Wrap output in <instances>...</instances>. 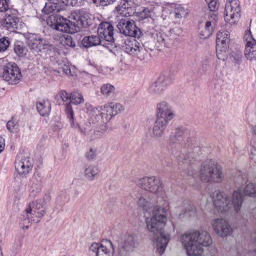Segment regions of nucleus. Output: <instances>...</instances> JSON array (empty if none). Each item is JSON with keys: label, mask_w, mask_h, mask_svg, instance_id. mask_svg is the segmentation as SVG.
Returning <instances> with one entry per match:
<instances>
[{"label": "nucleus", "mask_w": 256, "mask_h": 256, "mask_svg": "<svg viewBox=\"0 0 256 256\" xmlns=\"http://www.w3.org/2000/svg\"><path fill=\"white\" fill-rule=\"evenodd\" d=\"M26 38L28 46L32 52L36 54H40L42 43L44 39L42 38L40 35L34 34H28Z\"/></svg>", "instance_id": "obj_22"}, {"label": "nucleus", "mask_w": 256, "mask_h": 256, "mask_svg": "<svg viewBox=\"0 0 256 256\" xmlns=\"http://www.w3.org/2000/svg\"><path fill=\"white\" fill-rule=\"evenodd\" d=\"M3 78L10 84L18 83L22 74L20 70L15 63H9L4 68Z\"/></svg>", "instance_id": "obj_14"}, {"label": "nucleus", "mask_w": 256, "mask_h": 256, "mask_svg": "<svg viewBox=\"0 0 256 256\" xmlns=\"http://www.w3.org/2000/svg\"><path fill=\"white\" fill-rule=\"evenodd\" d=\"M96 2H97V0H93V2H94V4H96Z\"/></svg>", "instance_id": "obj_64"}, {"label": "nucleus", "mask_w": 256, "mask_h": 256, "mask_svg": "<svg viewBox=\"0 0 256 256\" xmlns=\"http://www.w3.org/2000/svg\"><path fill=\"white\" fill-rule=\"evenodd\" d=\"M36 108L40 116H48L51 112V104L48 100H43L37 104Z\"/></svg>", "instance_id": "obj_34"}, {"label": "nucleus", "mask_w": 256, "mask_h": 256, "mask_svg": "<svg viewBox=\"0 0 256 256\" xmlns=\"http://www.w3.org/2000/svg\"><path fill=\"white\" fill-rule=\"evenodd\" d=\"M138 185L146 191L154 194L162 192L163 188L162 180L156 177H147L138 180Z\"/></svg>", "instance_id": "obj_13"}, {"label": "nucleus", "mask_w": 256, "mask_h": 256, "mask_svg": "<svg viewBox=\"0 0 256 256\" xmlns=\"http://www.w3.org/2000/svg\"><path fill=\"white\" fill-rule=\"evenodd\" d=\"M20 18L12 14H7L4 20L3 25L10 32H14L18 28Z\"/></svg>", "instance_id": "obj_29"}, {"label": "nucleus", "mask_w": 256, "mask_h": 256, "mask_svg": "<svg viewBox=\"0 0 256 256\" xmlns=\"http://www.w3.org/2000/svg\"><path fill=\"white\" fill-rule=\"evenodd\" d=\"M211 196L214 199L216 209L220 212H230L231 213L234 211L238 213L243 202L242 194L240 190L234 192L232 202L226 194L218 191L215 192Z\"/></svg>", "instance_id": "obj_2"}, {"label": "nucleus", "mask_w": 256, "mask_h": 256, "mask_svg": "<svg viewBox=\"0 0 256 256\" xmlns=\"http://www.w3.org/2000/svg\"><path fill=\"white\" fill-rule=\"evenodd\" d=\"M100 244L98 243H93L90 248V250L95 253L96 256L98 253V251L100 249Z\"/></svg>", "instance_id": "obj_52"}, {"label": "nucleus", "mask_w": 256, "mask_h": 256, "mask_svg": "<svg viewBox=\"0 0 256 256\" xmlns=\"http://www.w3.org/2000/svg\"><path fill=\"white\" fill-rule=\"evenodd\" d=\"M98 130H95L94 132V138H100L103 136L104 133L106 130H102L100 128H98Z\"/></svg>", "instance_id": "obj_53"}, {"label": "nucleus", "mask_w": 256, "mask_h": 256, "mask_svg": "<svg viewBox=\"0 0 256 256\" xmlns=\"http://www.w3.org/2000/svg\"><path fill=\"white\" fill-rule=\"evenodd\" d=\"M244 40L246 42V46H250L256 42V40L252 37L250 30H248L245 32Z\"/></svg>", "instance_id": "obj_43"}, {"label": "nucleus", "mask_w": 256, "mask_h": 256, "mask_svg": "<svg viewBox=\"0 0 256 256\" xmlns=\"http://www.w3.org/2000/svg\"><path fill=\"white\" fill-rule=\"evenodd\" d=\"M188 175H189V176H191V175H192V172H188Z\"/></svg>", "instance_id": "obj_62"}, {"label": "nucleus", "mask_w": 256, "mask_h": 256, "mask_svg": "<svg viewBox=\"0 0 256 256\" xmlns=\"http://www.w3.org/2000/svg\"><path fill=\"white\" fill-rule=\"evenodd\" d=\"M6 127L10 132H14L18 129V126L13 120H10L7 123Z\"/></svg>", "instance_id": "obj_49"}, {"label": "nucleus", "mask_w": 256, "mask_h": 256, "mask_svg": "<svg viewBox=\"0 0 256 256\" xmlns=\"http://www.w3.org/2000/svg\"><path fill=\"white\" fill-rule=\"evenodd\" d=\"M138 246L136 236L126 234L120 238L118 244V254L120 256H130Z\"/></svg>", "instance_id": "obj_6"}, {"label": "nucleus", "mask_w": 256, "mask_h": 256, "mask_svg": "<svg viewBox=\"0 0 256 256\" xmlns=\"http://www.w3.org/2000/svg\"><path fill=\"white\" fill-rule=\"evenodd\" d=\"M254 136L256 138V126L253 128Z\"/></svg>", "instance_id": "obj_60"}, {"label": "nucleus", "mask_w": 256, "mask_h": 256, "mask_svg": "<svg viewBox=\"0 0 256 256\" xmlns=\"http://www.w3.org/2000/svg\"><path fill=\"white\" fill-rule=\"evenodd\" d=\"M173 80L172 76L168 73L160 76L150 86V92L156 95L162 94L172 83Z\"/></svg>", "instance_id": "obj_11"}, {"label": "nucleus", "mask_w": 256, "mask_h": 256, "mask_svg": "<svg viewBox=\"0 0 256 256\" xmlns=\"http://www.w3.org/2000/svg\"><path fill=\"white\" fill-rule=\"evenodd\" d=\"M132 2L126 0L122 1L116 9L119 14L124 17H130L134 14V8Z\"/></svg>", "instance_id": "obj_26"}, {"label": "nucleus", "mask_w": 256, "mask_h": 256, "mask_svg": "<svg viewBox=\"0 0 256 256\" xmlns=\"http://www.w3.org/2000/svg\"><path fill=\"white\" fill-rule=\"evenodd\" d=\"M78 192H76V193H75V195L76 196H78Z\"/></svg>", "instance_id": "obj_63"}, {"label": "nucleus", "mask_w": 256, "mask_h": 256, "mask_svg": "<svg viewBox=\"0 0 256 256\" xmlns=\"http://www.w3.org/2000/svg\"><path fill=\"white\" fill-rule=\"evenodd\" d=\"M102 40L99 36L92 35L85 36L82 42V44L84 48H89L99 46Z\"/></svg>", "instance_id": "obj_32"}, {"label": "nucleus", "mask_w": 256, "mask_h": 256, "mask_svg": "<svg viewBox=\"0 0 256 256\" xmlns=\"http://www.w3.org/2000/svg\"><path fill=\"white\" fill-rule=\"evenodd\" d=\"M240 11L238 0H233L226 3L224 12L226 21L231 23H235L240 17Z\"/></svg>", "instance_id": "obj_15"}, {"label": "nucleus", "mask_w": 256, "mask_h": 256, "mask_svg": "<svg viewBox=\"0 0 256 256\" xmlns=\"http://www.w3.org/2000/svg\"><path fill=\"white\" fill-rule=\"evenodd\" d=\"M216 20L212 19L210 21H206L204 27L200 26L199 28L200 37L201 39L209 38L212 34L214 26H216Z\"/></svg>", "instance_id": "obj_27"}, {"label": "nucleus", "mask_w": 256, "mask_h": 256, "mask_svg": "<svg viewBox=\"0 0 256 256\" xmlns=\"http://www.w3.org/2000/svg\"><path fill=\"white\" fill-rule=\"evenodd\" d=\"M147 193L148 192L142 190L141 193L139 194V196H138L139 200L138 204V206L142 209L144 212L150 213L152 212L154 207L153 204L146 198L145 196H146Z\"/></svg>", "instance_id": "obj_30"}, {"label": "nucleus", "mask_w": 256, "mask_h": 256, "mask_svg": "<svg viewBox=\"0 0 256 256\" xmlns=\"http://www.w3.org/2000/svg\"><path fill=\"white\" fill-rule=\"evenodd\" d=\"M51 197L50 194H46L45 198L36 202L30 203L24 214L21 216L20 219L24 222L23 224L34 222L38 224L40 222V219L46 214L44 210L38 212L41 208H44L47 202L50 201Z\"/></svg>", "instance_id": "obj_3"}, {"label": "nucleus", "mask_w": 256, "mask_h": 256, "mask_svg": "<svg viewBox=\"0 0 256 256\" xmlns=\"http://www.w3.org/2000/svg\"><path fill=\"white\" fill-rule=\"evenodd\" d=\"M80 128V130H81V132L84 134H86V130H88V128H84V130H82V128Z\"/></svg>", "instance_id": "obj_59"}, {"label": "nucleus", "mask_w": 256, "mask_h": 256, "mask_svg": "<svg viewBox=\"0 0 256 256\" xmlns=\"http://www.w3.org/2000/svg\"><path fill=\"white\" fill-rule=\"evenodd\" d=\"M100 5L102 6H106L113 4L117 0H99Z\"/></svg>", "instance_id": "obj_54"}, {"label": "nucleus", "mask_w": 256, "mask_h": 256, "mask_svg": "<svg viewBox=\"0 0 256 256\" xmlns=\"http://www.w3.org/2000/svg\"><path fill=\"white\" fill-rule=\"evenodd\" d=\"M230 41V33L228 31H220L217 34L216 50L218 59L224 60L228 50Z\"/></svg>", "instance_id": "obj_10"}, {"label": "nucleus", "mask_w": 256, "mask_h": 256, "mask_svg": "<svg viewBox=\"0 0 256 256\" xmlns=\"http://www.w3.org/2000/svg\"><path fill=\"white\" fill-rule=\"evenodd\" d=\"M100 90L103 96L106 98H112L115 96L116 88L110 84H104Z\"/></svg>", "instance_id": "obj_36"}, {"label": "nucleus", "mask_w": 256, "mask_h": 256, "mask_svg": "<svg viewBox=\"0 0 256 256\" xmlns=\"http://www.w3.org/2000/svg\"><path fill=\"white\" fill-rule=\"evenodd\" d=\"M206 1L208 4L210 10L212 12L210 14L211 19H213L214 20H216L218 18L216 12L219 7V4H218V0H206Z\"/></svg>", "instance_id": "obj_39"}, {"label": "nucleus", "mask_w": 256, "mask_h": 256, "mask_svg": "<svg viewBox=\"0 0 256 256\" xmlns=\"http://www.w3.org/2000/svg\"><path fill=\"white\" fill-rule=\"evenodd\" d=\"M114 249L112 242L106 240L104 244H100V249L96 256H113Z\"/></svg>", "instance_id": "obj_31"}, {"label": "nucleus", "mask_w": 256, "mask_h": 256, "mask_svg": "<svg viewBox=\"0 0 256 256\" xmlns=\"http://www.w3.org/2000/svg\"><path fill=\"white\" fill-rule=\"evenodd\" d=\"M245 56L250 61L256 60V42L248 46H246Z\"/></svg>", "instance_id": "obj_40"}, {"label": "nucleus", "mask_w": 256, "mask_h": 256, "mask_svg": "<svg viewBox=\"0 0 256 256\" xmlns=\"http://www.w3.org/2000/svg\"><path fill=\"white\" fill-rule=\"evenodd\" d=\"M164 46L170 48L174 44V39L176 38L175 35H170V38L168 36L165 34L164 36Z\"/></svg>", "instance_id": "obj_46"}, {"label": "nucleus", "mask_w": 256, "mask_h": 256, "mask_svg": "<svg viewBox=\"0 0 256 256\" xmlns=\"http://www.w3.org/2000/svg\"><path fill=\"white\" fill-rule=\"evenodd\" d=\"M230 58L234 62L240 64L242 62V52L240 50H236L231 54Z\"/></svg>", "instance_id": "obj_41"}, {"label": "nucleus", "mask_w": 256, "mask_h": 256, "mask_svg": "<svg viewBox=\"0 0 256 256\" xmlns=\"http://www.w3.org/2000/svg\"><path fill=\"white\" fill-rule=\"evenodd\" d=\"M151 16L152 12L148 8L144 9V10L140 14V17L142 19H146L148 18H150Z\"/></svg>", "instance_id": "obj_50"}, {"label": "nucleus", "mask_w": 256, "mask_h": 256, "mask_svg": "<svg viewBox=\"0 0 256 256\" xmlns=\"http://www.w3.org/2000/svg\"><path fill=\"white\" fill-rule=\"evenodd\" d=\"M114 28L108 22H102L98 28V32L100 39L104 38L106 41L114 42L115 41L114 35Z\"/></svg>", "instance_id": "obj_20"}, {"label": "nucleus", "mask_w": 256, "mask_h": 256, "mask_svg": "<svg viewBox=\"0 0 256 256\" xmlns=\"http://www.w3.org/2000/svg\"><path fill=\"white\" fill-rule=\"evenodd\" d=\"M174 116V111L169 104L166 102H161L158 104L156 118L170 121Z\"/></svg>", "instance_id": "obj_18"}, {"label": "nucleus", "mask_w": 256, "mask_h": 256, "mask_svg": "<svg viewBox=\"0 0 256 256\" xmlns=\"http://www.w3.org/2000/svg\"><path fill=\"white\" fill-rule=\"evenodd\" d=\"M29 226H25L23 229L24 230H27L29 228Z\"/></svg>", "instance_id": "obj_61"}, {"label": "nucleus", "mask_w": 256, "mask_h": 256, "mask_svg": "<svg viewBox=\"0 0 256 256\" xmlns=\"http://www.w3.org/2000/svg\"><path fill=\"white\" fill-rule=\"evenodd\" d=\"M72 22L75 32L86 31L93 24V16L84 10H76L71 14L70 18Z\"/></svg>", "instance_id": "obj_5"}, {"label": "nucleus", "mask_w": 256, "mask_h": 256, "mask_svg": "<svg viewBox=\"0 0 256 256\" xmlns=\"http://www.w3.org/2000/svg\"><path fill=\"white\" fill-rule=\"evenodd\" d=\"M196 214V209L194 206L190 204L186 209L184 214L190 218L195 216Z\"/></svg>", "instance_id": "obj_44"}, {"label": "nucleus", "mask_w": 256, "mask_h": 256, "mask_svg": "<svg viewBox=\"0 0 256 256\" xmlns=\"http://www.w3.org/2000/svg\"><path fill=\"white\" fill-rule=\"evenodd\" d=\"M212 224L216 233L220 237H227L233 232V230L228 222L222 218L212 220Z\"/></svg>", "instance_id": "obj_16"}, {"label": "nucleus", "mask_w": 256, "mask_h": 256, "mask_svg": "<svg viewBox=\"0 0 256 256\" xmlns=\"http://www.w3.org/2000/svg\"><path fill=\"white\" fill-rule=\"evenodd\" d=\"M42 178L39 172L34 174L32 179V186L30 197L34 198L42 190Z\"/></svg>", "instance_id": "obj_28"}, {"label": "nucleus", "mask_w": 256, "mask_h": 256, "mask_svg": "<svg viewBox=\"0 0 256 256\" xmlns=\"http://www.w3.org/2000/svg\"><path fill=\"white\" fill-rule=\"evenodd\" d=\"M222 175L220 168L211 160L204 162L201 166L200 176L204 182H220L222 180Z\"/></svg>", "instance_id": "obj_4"}, {"label": "nucleus", "mask_w": 256, "mask_h": 256, "mask_svg": "<svg viewBox=\"0 0 256 256\" xmlns=\"http://www.w3.org/2000/svg\"><path fill=\"white\" fill-rule=\"evenodd\" d=\"M4 140H2V138L0 137V154L4 150Z\"/></svg>", "instance_id": "obj_57"}, {"label": "nucleus", "mask_w": 256, "mask_h": 256, "mask_svg": "<svg viewBox=\"0 0 256 256\" xmlns=\"http://www.w3.org/2000/svg\"><path fill=\"white\" fill-rule=\"evenodd\" d=\"M34 166L33 160L30 157L18 156L15 162V168L20 174H27L32 170Z\"/></svg>", "instance_id": "obj_19"}, {"label": "nucleus", "mask_w": 256, "mask_h": 256, "mask_svg": "<svg viewBox=\"0 0 256 256\" xmlns=\"http://www.w3.org/2000/svg\"><path fill=\"white\" fill-rule=\"evenodd\" d=\"M8 1L10 0H0V12H6L8 10Z\"/></svg>", "instance_id": "obj_48"}, {"label": "nucleus", "mask_w": 256, "mask_h": 256, "mask_svg": "<svg viewBox=\"0 0 256 256\" xmlns=\"http://www.w3.org/2000/svg\"><path fill=\"white\" fill-rule=\"evenodd\" d=\"M170 121L156 118L152 129V136L162 138Z\"/></svg>", "instance_id": "obj_23"}, {"label": "nucleus", "mask_w": 256, "mask_h": 256, "mask_svg": "<svg viewBox=\"0 0 256 256\" xmlns=\"http://www.w3.org/2000/svg\"><path fill=\"white\" fill-rule=\"evenodd\" d=\"M106 116V120H110L114 116L124 110V107L120 104L110 102L106 104L104 108L100 107Z\"/></svg>", "instance_id": "obj_21"}, {"label": "nucleus", "mask_w": 256, "mask_h": 256, "mask_svg": "<svg viewBox=\"0 0 256 256\" xmlns=\"http://www.w3.org/2000/svg\"><path fill=\"white\" fill-rule=\"evenodd\" d=\"M100 172L98 166H89L84 170V176L88 181L92 182L97 177Z\"/></svg>", "instance_id": "obj_33"}, {"label": "nucleus", "mask_w": 256, "mask_h": 256, "mask_svg": "<svg viewBox=\"0 0 256 256\" xmlns=\"http://www.w3.org/2000/svg\"><path fill=\"white\" fill-rule=\"evenodd\" d=\"M104 112L99 108H93L90 112L89 124L94 128H100L102 130L108 129L107 123L109 120H106V116L104 114Z\"/></svg>", "instance_id": "obj_9"}, {"label": "nucleus", "mask_w": 256, "mask_h": 256, "mask_svg": "<svg viewBox=\"0 0 256 256\" xmlns=\"http://www.w3.org/2000/svg\"><path fill=\"white\" fill-rule=\"evenodd\" d=\"M14 53L20 58H24L28 52V48L24 42L16 40L14 44Z\"/></svg>", "instance_id": "obj_35"}, {"label": "nucleus", "mask_w": 256, "mask_h": 256, "mask_svg": "<svg viewBox=\"0 0 256 256\" xmlns=\"http://www.w3.org/2000/svg\"><path fill=\"white\" fill-rule=\"evenodd\" d=\"M184 131L182 128H177L172 133L170 138V146L171 147L179 148L182 146L184 140Z\"/></svg>", "instance_id": "obj_24"}, {"label": "nucleus", "mask_w": 256, "mask_h": 256, "mask_svg": "<svg viewBox=\"0 0 256 256\" xmlns=\"http://www.w3.org/2000/svg\"><path fill=\"white\" fill-rule=\"evenodd\" d=\"M86 156L89 161H92L96 158V154L95 151L91 149L90 152L86 154Z\"/></svg>", "instance_id": "obj_51"}, {"label": "nucleus", "mask_w": 256, "mask_h": 256, "mask_svg": "<svg viewBox=\"0 0 256 256\" xmlns=\"http://www.w3.org/2000/svg\"><path fill=\"white\" fill-rule=\"evenodd\" d=\"M84 102V99L82 94L78 92H74L70 94V102L66 104V112L73 128H76L78 124L74 122V112L71 103L75 105H78Z\"/></svg>", "instance_id": "obj_17"}, {"label": "nucleus", "mask_w": 256, "mask_h": 256, "mask_svg": "<svg viewBox=\"0 0 256 256\" xmlns=\"http://www.w3.org/2000/svg\"><path fill=\"white\" fill-rule=\"evenodd\" d=\"M10 45V41L7 37H4L0 39V52H5Z\"/></svg>", "instance_id": "obj_42"}, {"label": "nucleus", "mask_w": 256, "mask_h": 256, "mask_svg": "<svg viewBox=\"0 0 256 256\" xmlns=\"http://www.w3.org/2000/svg\"><path fill=\"white\" fill-rule=\"evenodd\" d=\"M190 138H188L186 140V142H185V147H189L190 146Z\"/></svg>", "instance_id": "obj_58"}, {"label": "nucleus", "mask_w": 256, "mask_h": 256, "mask_svg": "<svg viewBox=\"0 0 256 256\" xmlns=\"http://www.w3.org/2000/svg\"><path fill=\"white\" fill-rule=\"evenodd\" d=\"M56 98L62 99V102H66V104L70 102V95L65 90L60 91L56 96Z\"/></svg>", "instance_id": "obj_45"}, {"label": "nucleus", "mask_w": 256, "mask_h": 256, "mask_svg": "<svg viewBox=\"0 0 256 256\" xmlns=\"http://www.w3.org/2000/svg\"><path fill=\"white\" fill-rule=\"evenodd\" d=\"M183 154L177 156V160L179 164H184L186 167L191 166L198 158V156L202 154L200 148L192 146L188 148V152L184 150Z\"/></svg>", "instance_id": "obj_12"}, {"label": "nucleus", "mask_w": 256, "mask_h": 256, "mask_svg": "<svg viewBox=\"0 0 256 256\" xmlns=\"http://www.w3.org/2000/svg\"><path fill=\"white\" fill-rule=\"evenodd\" d=\"M239 190L240 192H242L243 202L244 200L245 196L256 197V187L254 184H249L246 186L244 190L238 189L237 191Z\"/></svg>", "instance_id": "obj_37"}, {"label": "nucleus", "mask_w": 256, "mask_h": 256, "mask_svg": "<svg viewBox=\"0 0 256 256\" xmlns=\"http://www.w3.org/2000/svg\"><path fill=\"white\" fill-rule=\"evenodd\" d=\"M62 44L64 46H67L71 48H75L76 46V42L74 41L73 38L70 36H68L64 38L62 40Z\"/></svg>", "instance_id": "obj_47"}, {"label": "nucleus", "mask_w": 256, "mask_h": 256, "mask_svg": "<svg viewBox=\"0 0 256 256\" xmlns=\"http://www.w3.org/2000/svg\"><path fill=\"white\" fill-rule=\"evenodd\" d=\"M167 206L164 208L154 206L152 216L146 219L148 229L153 234L154 241L160 255L164 254L170 241V235L164 230L167 220L166 215Z\"/></svg>", "instance_id": "obj_1"}, {"label": "nucleus", "mask_w": 256, "mask_h": 256, "mask_svg": "<svg viewBox=\"0 0 256 256\" xmlns=\"http://www.w3.org/2000/svg\"><path fill=\"white\" fill-rule=\"evenodd\" d=\"M51 26L54 30L65 33H74L73 23L60 15H52L48 20Z\"/></svg>", "instance_id": "obj_8"}, {"label": "nucleus", "mask_w": 256, "mask_h": 256, "mask_svg": "<svg viewBox=\"0 0 256 256\" xmlns=\"http://www.w3.org/2000/svg\"><path fill=\"white\" fill-rule=\"evenodd\" d=\"M58 48L53 44L50 43L48 40L46 39L44 40L40 48V53H46V54H50L52 52H57Z\"/></svg>", "instance_id": "obj_38"}, {"label": "nucleus", "mask_w": 256, "mask_h": 256, "mask_svg": "<svg viewBox=\"0 0 256 256\" xmlns=\"http://www.w3.org/2000/svg\"><path fill=\"white\" fill-rule=\"evenodd\" d=\"M64 72L67 75L71 74V70L68 66H64V67L62 68Z\"/></svg>", "instance_id": "obj_56"}, {"label": "nucleus", "mask_w": 256, "mask_h": 256, "mask_svg": "<svg viewBox=\"0 0 256 256\" xmlns=\"http://www.w3.org/2000/svg\"><path fill=\"white\" fill-rule=\"evenodd\" d=\"M124 47L126 52L133 56L137 55L140 52L144 50L143 46H141L136 40H126Z\"/></svg>", "instance_id": "obj_25"}, {"label": "nucleus", "mask_w": 256, "mask_h": 256, "mask_svg": "<svg viewBox=\"0 0 256 256\" xmlns=\"http://www.w3.org/2000/svg\"><path fill=\"white\" fill-rule=\"evenodd\" d=\"M117 28L120 34L127 36L139 39L142 36V32L136 26L135 22L128 18L120 20L117 24Z\"/></svg>", "instance_id": "obj_7"}, {"label": "nucleus", "mask_w": 256, "mask_h": 256, "mask_svg": "<svg viewBox=\"0 0 256 256\" xmlns=\"http://www.w3.org/2000/svg\"><path fill=\"white\" fill-rule=\"evenodd\" d=\"M164 34H160L157 35V42H158L161 46H164Z\"/></svg>", "instance_id": "obj_55"}]
</instances>
